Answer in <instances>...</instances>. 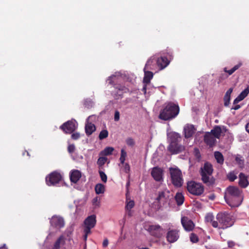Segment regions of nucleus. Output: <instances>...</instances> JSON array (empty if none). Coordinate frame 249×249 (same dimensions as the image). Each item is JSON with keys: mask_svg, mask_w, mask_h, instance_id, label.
<instances>
[{"mask_svg": "<svg viewBox=\"0 0 249 249\" xmlns=\"http://www.w3.org/2000/svg\"><path fill=\"white\" fill-rule=\"evenodd\" d=\"M224 198L231 207H238L243 200L242 191L237 187L229 186L226 189Z\"/></svg>", "mask_w": 249, "mask_h": 249, "instance_id": "nucleus-1", "label": "nucleus"}, {"mask_svg": "<svg viewBox=\"0 0 249 249\" xmlns=\"http://www.w3.org/2000/svg\"><path fill=\"white\" fill-rule=\"evenodd\" d=\"M169 63L170 61L166 57L153 56L147 61L145 69L151 70L157 72L164 69Z\"/></svg>", "mask_w": 249, "mask_h": 249, "instance_id": "nucleus-2", "label": "nucleus"}, {"mask_svg": "<svg viewBox=\"0 0 249 249\" xmlns=\"http://www.w3.org/2000/svg\"><path fill=\"white\" fill-rule=\"evenodd\" d=\"M213 167L212 164L208 162L204 163L200 170V175L202 182L207 186L213 185L214 184L215 179L213 177Z\"/></svg>", "mask_w": 249, "mask_h": 249, "instance_id": "nucleus-3", "label": "nucleus"}, {"mask_svg": "<svg viewBox=\"0 0 249 249\" xmlns=\"http://www.w3.org/2000/svg\"><path fill=\"white\" fill-rule=\"evenodd\" d=\"M218 229L225 230L231 227L234 223V219L227 213H221L217 215Z\"/></svg>", "mask_w": 249, "mask_h": 249, "instance_id": "nucleus-4", "label": "nucleus"}, {"mask_svg": "<svg viewBox=\"0 0 249 249\" xmlns=\"http://www.w3.org/2000/svg\"><path fill=\"white\" fill-rule=\"evenodd\" d=\"M187 189L191 194L199 196L204 192V187L201 183L191 180L187 183Z\"/></svg>", "mask_w": 249, "mask_h": 249, "instance_id": "nucleus-5", "label": "nucleus"}, {"mask_svg": "<svg viewBox=\"0 0 249 249\" xmlns=\"http://www.w3.org/2000/svg\"><path fill=\"white\" fill-rule=\"evenodd\" d=\"M172 184L177 187H181L183 183V179L181 171L176 168H172Z\"/></svg>", "mask_w": 249, "mask_h": 249, "instance_id": "nucleus-6", "label": "nucleus"}, {"mask_svg": "<svg viewBox=\"0 0 249 249\" xmlns=\"http://www.w3.org/2000/svg\"><path fill=\"white\" fill-rule=\"evenodd\" d=\"M62 178V177L59 173L54 171L46 177V182L48 185L53 186L58 183Z\"/></svg>", "mask_w": 249, "mask_h": 249, "instance_id": "nucleus-7", "label": "nucleus"}, {"mask_svg": "<svg viewBox=\"0 0 249 249\" xmlns=\"http://www.w3.org/2000/svg\"><path fill=\"white\" fill-rule=\"evenodd\" d=\"M77 127V122L75 120H71L63 124L60 126V128L66 133H71L76 129Z\"/></svg>", "mask_w": 249, "mask_h": 249, "instance_id": "nucleus-8", "label": "nucleus"}, {"mask_svg": "<svg viewBox=\"0 0 249 249\" xmlns=\"http://www.w3.org/2000/svg\"><path fill=\"white\" fill-rule=\"evenodd\" d=\"M96 223V216L94 214L89 216L84 220V229L86 230L87 232H91V229L93 228Z\"/></svg>", "mask_w": 249, "mask_h": 249, "instance_id": "nucleus-9", "label": "nucleus"}, {"mask_svg": "<svg viewBox=\"0 0 249 249\" xmlns=\"http://www.w3.org/2000/svg\"><path fill=\"white\" fill-rule=\"evenodd\" d=\"M181 224L186 231H192L195 227L194 222L187 217L184 216L181 218Z\"/></svg>", "mask_w": 249, "mask_h": 249, "instance_id": "nucleus-10", "label": "nucleus"}, {"mask_svg": "<svg viewBox=\"0 0 249 249\" xmlns=\"http://www.w3.org/2000/svg\"><path fill=\"white\" fill-rule=\"evenodd\" d=\"M159 118L164 120H167L171 118V104H168L161 111Z\"/></svg>", "mask_w": 249, "mask_h": 249, "instance_id": "nucleus-11", "label": "nucleus"}, {"mask_svg": "<svg viewBox=\"0 0 249 249\" xmlns=\"http://www.w3.org/2000/svg\"><path fill=\"white\" fill-rule=\"evenodd\" d=\"M151 176L156 181H162L163 180V171L158 167H155L152 169Z\"/></svg>", "mask_w": 249, "mask_h": 249, "instance_id": "nucleus-12", "label": "nucleus"}, {"mask_svg": "<svg viewBox=\"0 0 249 249\" xmlns=\"http://www.w3.org/2000/svg\"><path fill=\"white\" fill-rule=\"evenodd\" d=\"M51 225L57 228H61L64 226V219L60 216H53L50 220Z\"/></svg>", "mask_w": 249, "mask_h": 249, "instance_id": "nucleus-13", "label": "nucleus"}, {"mask_svg": "<svg viewBox=\"0 0 249 249\" xmlns=\"http://www.w3.org/2000/svg\"><path fill=\"white\" fill-rule=\"evenodd\" d=\"M92 117L93 116H90L87 118L85 124V132L88 136L90 135L96 130L95 125L93 124L90 123L89 121V119Z\"/></svg>", "mask_w": 249, "mask_h": 249, "instance_id": "nucleus-14", "label": "nucleus"}, {"mask_svg": "<svg viewBox=\"0 0 249 249\" xmlns=\"http://www.w3.org/2000/svg\"><path fill=\"white\" fill-rule=\"evenodd\" d=\"M125 209L126 211V214L129 216H132L131 209L133 208L135 205V202L133 200H131L128 198L127 194H126V201H125Z\"/></svg>", "mask_w": 249, "mask_h": 249, "instance_id": "nucleus-15", "label": "nucleus"}, {"mask_svg": "<svg viewBox=\"0 0 249 249\" xmlns=\"http://www.w3.org/2000/svg\"><path fill=\"white\" fill-rule=\"evenodd\" d=\"M70 177L71 182L76 183L81 178V172L78 170H72L70 173Z\"/></svg>", "mask_w": 249, "mask_h": 249, "instance_id": "nucleus-16", "label": "nucleus"}, {"mask_svg": "<svg viewBox=\"0 0 249 249\" xmlns=\"http://www.w3.org/2000/svg\"><path fill=\"white\" fill-rule=\"evenodd\" d=\"M196 128L192 124H187L184 127V133L185 137L189 138L194 134L196 132Z\"/></svg>", "mask_w": 249, "mask_h": 249, "instance_id": "nucleus-17", "label": "nucleus"}, {"mask_svg": "<svg viewBox=\"0 0 249 249\" xmlns=\"http://www.w3.org/2000/svg\"><path fill=\"white\" fill-rule=\"evenodd\" d=\"M170 196V191L165 189L162 192L159 193V196L157 197V199L159 201L164 203L168 200Z\"/></svg>", "mask_w": 249, "mask_h": 249, "instance_id": "nucleus-18", "label": "nucleus"}, {"mask_svg": "<svg viewBox=\"0 0 249 249\" xmlns=\"http://www.w3.org/2000/svg\"><path fill=\"white\" fill-rule=\"evenodd\" d=\"M204 141L208 145L213 147L215 143L216 139L211 133L208 132L204 136Z\"/></svg>", "mask_w": 249, "mask_h": 249, "instance_id": "nucleus-19", "label": "nucleus"}, {"mask_svg": "<svg viewBox=\"0 0 249 249\" xmlns=\"http://www.w3.org/2000/svg\"><path fill=\"white\" fill-rule=\"evenodd\" d=\"M239 185L242 188H246L249 184L247 177L243 173H241L239 175Z\"/></svg>", "mask_w": 249, "mask_h": 249, "instance_id": "nucleus-20", "label": "nucleus"}, {"mask_svg": "<svg viewBox=\"0 0 249 249\" xmlns=\"http://www.w3.org/2000/svg\"><path fill=\"white\" fill-rule=\"evenodd\" d=\"M249 93V86H248L240 94L235 98L233 101V104H236L241 101L243 100Z\"/></svg>", "mask_w": 249, "mask_h": 249, "instance_id": "nucleus-21", "label": "nucleus"}, {"mask_svg": "<svg viewBox=\"0 0 249 249\" xmlns=\"http://www.w3.org/2000/svg\"><path fill=\"white\" fill-rule=\"evenodd\" d=\"M205 221L207 222L210 223L213 228H216L218 227L217 220L215 221L214 220V216L212 214H207L205 216Z\"/></svg>", "mask_w": 249, "mask_h": 249, "instance_id": "nucleus-22", "label": "nucleus"}, {"mask_svg": "<svg viewBox=\"0 0 249 249\" xmlns=\"http://www.w3.org/2000/svg\"><path fill=\"white\" fill-rule=\"evenodd\" d=\"M147 69L144 68V76L143 79V82L145 84H148L150 83L151 79L153 77V73L152 72L146 71Z\"/></svg>", "mask_w": 249, "mask_h": 249, "instance_id": "nucleus-23", "label": "nucleus"}, {"mask_svg": "<svg viewBox=\"0 0 249 249\" xmlns=\"http://www.w3.org/2000/svg\"><path fill=\"white\" fill-rule=\"evenodd\" d=\"M210 133L215 139H219L221 135L222 131L220 126H216L211 130Z\"/></svg>", "mask_w": 249, "mask_h": 249, "instance_id": "nucleus-24", "label": "nucleus"}, {"mask_svg": "<svg viewBox=\"0 0 249 249\" xmlns=\"http://www.w3.org/2000/svg\"><path fill=\"white\" fill-rule=\"evenodd\" d=\"M65 243V238L63 235L60 236L56 241L54 244L53 249H59L61 245H64Z\"/></svg>", "mask_w": 249, "mask_h": 249, "instance_id": "nucleus-25", "label": "nucleus"}, {"mask_svg": "<svg viewBox=\"0 0 249 249\" xmlns=\"http://www.w3.org/2000/svg\"><path fill=\"white\" fill-rule=\"evenodd\" d=\"M214 156L218 163L222 165L224 163V157L222 153L219 151H215L214 153Z\"/></svg>", "mask_w": 249, "mask_h": 249, "instance_id": "nucleus-26", "label": "nucleus"}, {"mask_svg": "<svg viewBox=\"0 0 249 249\" xmlns=\"http://www.w3.org/2000/svg\"><path fill=\"white\" fill-rule=\"evenodd\" d=\"M95 191L96 194H103L105 192V186L101 183H98L95 186Z\"/></svg>", "mask_w": 249, "mask_h": 249, "instance_id": "nucleus-27", "label": "nucleus"}, {"mask_svg": "<svg viewBox=\"0 0 249 249\" xmlns=\"http://www.w3.org/2000/svg\"><path fill=\"white\" fill-rule=\"evenodd\" d=\"M232 92V89H229L226 92L224 96V105L225 106H227L230 104L231 95Z\"/></svg>", "mask_w": 249, "mask_h": 249, "instance_id": "nucleus-28", "label": "nucleus"}, {"mask_svg": "<svg viewBox=\"0 0 249 249\" xmlns=\"http://www.w3.org/2000/svg\"><path fill=\"white\" fill-rule=\"evenodd\" d=\"M175 199L178 206L182 205L184 201V196L181 193H178L175 197Z\"/></svg>", "mask_w": 249, "mask_h": 249, "instance_id": "nucleus-29", "label": "nucleus"}, {"mask_svg": "<svg viewBox=\"0 0 249 249\" xmlns=\"http://www.w3.org/2000/svg\"><path fill=\"white\" fill-rule=\"evenodd\" d=\"M120 77L116 75H112L110 76L107 80L108 83L111 85L115 84L116 83L119 81Z\"/></svg>", "mask_w": 249, "mask_h": 249, "instance_id": "nucleus-30", "label": "nucleus"}, {"mask_svg": "<svg viewBox=\"0 0 249 249\" xmlns=\"http://www.w3.org/2000/svg\"><path fill=\"white\" fill-rule=\"evenodd\" d=\"M179 107L178 105L172 104V119L175 118L179 113Z\"/></svg>", "mask_w": 249, "mask_h": 249, "instance_id": "nucleus-31", "label": "nucleus"}, {"mask_svg": "<svg viewBox=\"0 0 249 249\" xmlns=\"http://www.w3.org/2000/svg\"><path fill=\"white\" fill-rule=\"evenodd\" d=\"M242 66L241 63H239L238 64L234 66L231 69L227 70V68H224V71L228 73L229 75L232 74L235 71L238 70Z\"/></svg>", "mask_w": 249, "mask_h": 249, "instance_id": "nucleus-32", "label": "nucleus"}, {"mask_svg": "<svg viewBox=\"0 0 249 249\" xmlns=\"http://www.w3.org/2000/svg\"><path fill=\"white\" fill-rule=\"evenodd\" d=\"M179 237V231L172 230V243L177 241Z\"/></svg>", "mask_w": 249, "mask_h": 249, "instance_id": "nucleus-33", "label": "nucleus"}, {"mask_svg": "<svg viewBox=\"0 0 249 249\" xmlns=\"http://www.w3.org/2000/svg\"><path fill=\"white\" fill-rule=\"evenodd\" d=\"M114 150V148L112 147H106L103 151L101 152V154L105 156L109 155L112 154Z\"/></svg>", "mask_w": 249, "mask_h": 249, "instance_id": "nucleus-34", "label": "nucleus"}, {"mask_svg": "<svg viewBox=\"0 0 249 249\" xmlns=\"http://www.w3.org/2000/svg\"><path fill=\"white\" fill-rule=\"evenodd\" d=\"M92 204L94 208H97L100 207V199L98 196L95 197L92 200Z\"/></svg>", "mask_w": 249, "mask_h": 249, "instance_id": "nucleus-35", "label": "nucleus"}, {"mask_svg": "<svg viewBox=\"0 0 249 249\" xmlns=\"http://www.w3.org/2000/svg\"><path fill=\"white\" fill-rule=\"evenodd\" d=\"M190 240L192 243H196L199 241V238L196 233L192 232L190 235Z\"/></svg>", "mask_w": 249, "mask_h": 249, "instance_id": "nucleus-36", "label": "nucleus"}, {"mask_svg": "<svg viewBox=\"0 0 249 249\" xmlns=\"http://www.w3.org/2000/svg\"><path fill=\"white\" fill-rule=\"evenodd\" d=\"M227 178L230 181H233L237 178L236 173L231 172L227 175Z\"/></svg>", "mask_w": 249, "mask_h": 249, "instance_id": "nucleus-37", "label": "nucleus"}, {"mask_svg": "<svg viewBox=\"0 0 249 249\" xmlns=\"http://www.w3.org/2000/svg\"><path fill=\"white\" fill-rule=\"evenodd\" d=\"M108 135V133L107 130H103L100 132L99 135V138L100 140H103L107 137Z\"/></svg>", "mask_w": 249, "mask_h": 249, "instance_id": "nucleus-38", "label": "nucleus"}, {"mask_svg": "<svg viewBox=\"0 0 249 249\" xmlns=\"http://www.w3.org/2000/svg\"><path fill=\"white\" fill-rule=\"evenodd\" d=\"M149 230L151 232L155 231L160 232L162 231L159 225H151L149 227Z\"/></svg>", "mask_w": 249, "mask_h": 249, "instance_id": "nucleus-39", "label": "nucleus"}, {"mask_svg": "<svg viewBox=\"0 0 249 249\" xmlns=\"http://www.w3.org/2000/svg\"><path fill=\"white\" fill-rule=\"evenodd\" d=\"M107 160V158L106 157H100L98 159L97 163L99 166H102L106 163Z\"/></svg>", "mask_w": 249, "mask_h": 249, "instance_id": "nucleus-40", "label": "nucleus"}, {"mask_svg": "<svg viewBox=\"0 0 249 249\" xmlns=\"http://www.w3.org/2000/svg\"><path fill=\"white\" fill-rule=\"evenodd\" d=\"M99 173L102 181L104 183H106L107 178L106 174L105 173V172L102 171H99Z\"/></svg>", "mask_w": 249, "mask_h": 249, "instance_id": "nucleus-41", "label": "nucleus"}, {"mask_svg": "<svg viewBox=\"0 0 249 249\" xmlns=\"http://www.w3.org/2000/svg\"><path fill=\"white\" fill-rule=\"evenodd\" d=\"M175 147L177 148L176 150L173 148V146L172 145V154H177L184 149V147L180 145L178 146L176 145Z\"/></svg>", "mask_w": 249, "mask_h": 249, "instance_id": "nucleus-42", "label": "nucleus"}, {"mask_svg": "<svg viewBox=\"0 0 249 249\" xmlns=\"http://www.w3.org/2000/svg\"><path fill=\"white\" fill-rule=\"evenodd\" d=\"M235 160L240 166H242L244 165V160L242 159V157L237 156L235 158Z\"/></svg>", "mask_w": 249, "mask_h": 249, "instance_id": "nucleus-43", "label": "nucleus"}, {"mask_svg": "<svg viewBox=\"0 0 249 249\" xmlns=\"http://www.w3.org/2000/svg\"><path fill=\"white\" fill-rule=\"evenodd\" d=\"M123 165V170L126 173H128L130 171V166L127 163H125Z\"/></svg>", "mask_w": 249, "mask_h": 249, "instance_id": "nucleus-44", "label": "nucleus"}, {"mask_svg": "<svg viewBox=\"0 0 249 249\" xmlns=\"http://www.w3.org/2000/svg\"><path fill=\"white\" fill-rule=\"evenodd\" d=\"M75 147L74 144H70L68 147V150L71 154L74 152Z\"/></svg>", "mask_w": 249, "mask_h": 249, "instance_id": "nucleus-45", "label": "nucleus"}, {"mask_svg": "<svg viewBox=\"0 0 249 249\" xmlns=\"http://www.w3.org/2000/svg\"><path fill=\"white\" fill-rule=\"evenodd\" d=\"M71 137L73 140H76L80 138V134L79 133L75 132V133L72 134Z\"/></svg>", "mask_w": 249, "mask_h": 249, "instance_id": "nucleus-46", "label": "nucleus"}, {"mask_svg": "<svg viewBox=\"0 0 249 249\" xmlns=\"http://www.w3.org/2000/svg\"><path fill=\"white\" fill-rule=\"evenodd\" d=\"M126 144L129 146H133L134 144V141L132 138H128L126 140Z\"/></svg>", "mask_w": 249, "mask_h": 249, "instance_id": "nucleus-47", "label": "nucleus"}, {"mask_svg": "<svg viewBox=\"0 0 249 249\" xmlns=\"http://www.w3.org/2000/svg\"><path fill=\"white\" fill-rule=\"evenodd\" d=\"M120 119V113L118 111L116 110L114 114V120L118 121Z\"/></svg>", "mask_w": 249, "mask_h": 249, "instance_id": "nucleus-48", "label": "nucleus"}, {"mask_svg": "<svg viewBox=\"0 0 249 249\" xmlns=\"http://www.w3.org/2000/svg\"><path fill=\"white\" fill-rule=\"evenodd\" d=\"M127 156L126 152L124 149H122L121 151V156L125 159V158Z\"/></svg>", "mask_w": 249, "mask_h": 249, "instance_id": "nucleus-49", "label": "nucleus"}, {"mask_svg": "<svg viewBox=\"0 0 249 249\" xmlns=\"http://www.w3.org/2000/svg\"><path fill=\"white\" fill-rule=\"evenodd\" d=\"M108 241L107 239H105L104 240L103 242V247L104 248H106L108 246Z\"/></svg>", "mask_w": 249, "mask_h": 249, "instance_id": "nucleus-50", "label": "nucleus"}, {"mask_svg": "<svg viewBox=\"0 0 249 249\" xmlns=\"http://www.w3.org/2000/svg\"><path fill=\"white\" fill-rule=\"evenodd\" d=\"M84 240L86 241L87 240L88 236L90 232H87L86 230H84Z\"/></svg>", "mask_w": 249, "mask_h": 249, "instance_id": "nucleus-51", "label": "nucleus"}, {"mask_svg": "<svg viewBox=\"0 0 249 249\" xmlns=\"http://www.w3.org/2000/svg\"><path fill=\"white\" fill-rule=\"evenodd\" d=\"M228 245L229 247L232 248L234 246L235 243L233 241H230L228 242Z\"/></svg>", "mask_w": 249, "mask_h": 249, "instance_id": "nucleus-52", "label": "nucleus"}, {"mask_svg": "<svg viewBox=\"0 0 249 249\" xmlns=\"http://www.w3.org/2000/svg\"><path fill=\"white\" fill-rule=\"evenodd\" d=\"M125 159L123 157H122L121 156H120V162H121V164H124V161H125Z\"/></svg>", "mask_w": 249, "mask_h": 249, "instance_id": "nucleus-53", "label": "nucleus"}, {"mask_svg": "<svg viewBox=\"0 0 249 249\" xmlns=\"http://www.w3.org/2000/svg\"><path fill=\"white\" fill-rule=\"evenodd\" d=\"M170 231H168V233H167V240L169 241V242H171V238H170Z\"/></svg>", "mask_w": 249, "mask_h": 249, "instance_id": "nucleus-54", "label": "nucleus"}, {"mask_svg": "<svg viewBox=\"0 0 249 249\" xmlns=\"http://www.w3.org/2000/svg\"><path fill=\"white\" fill-rule=\"evenodd\" d=\"M240 108V106L239 105H236L234 107H232V109H234V110H237Z\"/></svg>", "mask_w": 249, "mask_h": 249, "instance_id": "nucleus-55", "label": "nucleus"}, {"mask_svg": "<svg viewBox=\"0 0 249 249\" xmlns=\"http://www.w3.org/2000/svg\"><path fill=\"white\" fill-rule=\"evenodd\" d=\"M146 84H145L142 88V90L144 92V94H146Z\"/></svg>", "mask_w": 249, "mask_h": 249, "instance_id": "nucleus-56", "label": "nucleus"}, {"mask_svg": "<svg viewBox=\"0 0 249 249\" xmlns=\"http://www.w3.org/2000/svg\"><path fill=\"white\" fill-rule=\"evenodd\" d=\"M246 130L249 134V122L246 125Z\"/></svg>", "mask_w": 249, "mask_h": 249, "instance_id": "nucleus-57", "label": "nucleus"}, {"mask_svg": "<svg viewBox=\"0 0 249 249\" xmlns=\"http://www.w3.org/2000/svg\"><path fill=\"white\" fill-rule=\"evenodd\" d=\"M119 89L121 90H125L126 89L124 87H122L121 88H119Z\"/></svg>", "mask_w": 249, "mask_h": 249, "instance_id": "nucleus-58", "label": "nucleus"}, {"mask_svg": "<svg viewBox=\"0 0 249 249\" xmlns=\"http://www.w3.org/2000/svg\"><path fill=\"white\" fill-rule=\"evenodd\" d=\"M171 148V142H170L169 146L168 147V149L169 150H170Z\"/></svg>", "mask_w": 249, "mask_h": 249, "instance_id": "nucleus-59", "label": "nucleus"}, {"mask_svg": "<svg viewBox=\"0 0 249 249\" xmlns=\"http://www.w3.org/2000/svg\"><path fill=\"white\" fill-rule=\"evenodd\" d=\"M196 229H197V232H200L201 231H202V229L201 228H197Z\"/></svg>", "mask_w": 249, "mask_h": 249, "instance_id": "nucleus-60", "label": "nucleus"}, {"mask_svg": "<svg viewBox=\"0 0 249 249\" xmlns=\"http://www.w3.org/2000/svg\"><path fill=\"white\" fill-rule=\"evenodd\" d=\"M129 185H130V182H129V181H128V182H127V183H126V186L127 188H128V187H129Z\"/></svg>", "mask_w": 249, "mask_h": 249, "instance_id": "nucleus-61", "label": "nucleus"}, {"mask_svg": "<svg viewBox=\"0 0 249 249\" xmlns=\"http://www.w3.org/2000/svg\"><path fill=\"white\" fill-rule=\"evenodd\" d=\"M0 249H7L5 246L0 248Z\"/></svg>", "mask_w": 249, "mask_h": 249, "instance_id": "nucleus-62", "label": "nucleus"}, {"mask_svg": "<svg viewBox=\"0 0 249 249\" xmlns=\"http://www.w3.org/2000/svg\"><path fill=\"white\" fill-rule=\"evenodd\" d=\"M169 169L170 172H171V167L169 168Z\"/></svg>", "mask_w": 249, "mask_h": 249, "instance_id": "nucleus-63", "label": "nucleus"}, {"mask_svg": "<svg viewBox=\"0 0 249 249\" xmlns=\"http://www.w3.org/2000/svg\"><path fill=\"white\" fill-rule=\"evenodd\" d=\"M148 249V248H142V249Z\"/></svg>", "mask_w": 249, "mask_h": 249, "instance_id": "nucleus-64", "label": "nucleus"}]
</instances>
